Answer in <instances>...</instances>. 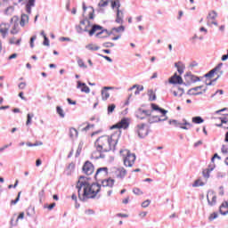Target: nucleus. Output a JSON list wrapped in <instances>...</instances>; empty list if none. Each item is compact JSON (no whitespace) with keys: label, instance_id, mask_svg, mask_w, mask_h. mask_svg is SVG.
Wrapping results in <instances>:
<instances>
[{"label":"nucleus","instance_id":"052dcab7","mask_svg":"<svg viewBox=\"0 0 228 228\" xmlns=\"http://www.w3.org/2000/svg\"><path fill=\"white\" fill-rule=\"evenodd\" d=\"M103 47H113V43H110V42L103 43Z\"/></svg>","mask_w":228,"mask_h":228},{"label":"nucleus","instance_id":"39448f33","mask_svg":"<svg viewBox=\"0 0 228 228\" xmlns=\"http://www.w3.org/2000/svg\"><path fill=\"white\" fill-rule=\"evenodd\" d=\"M94 179L98 183H101L103 179H108V167L98 168L94 175Z\"/></svg>","mask_w":228,"mask_h":228},{"label":"nucleus","instance_id":"bf43d9fd","mask_svg":"<svg viewBox=\"0 0 228 228\" xmlns=\"http://www.w3.org/2000/svg\"><path fill=\"white\" fill-rule=\"evenodd\" d=\"M19 88H20V90H24V88H26V83H24V82L20 83Z\"/></svg>","mask_w":228,"mask_h":228},{"label":"nucleus","instance_id":"473e14b6","mask_svg":"<svg viewBox=\"0 0 228 228\" xmlns=\"http://www.w3.org/2000/svg\"><path fill=\"white\" fill-rule=\"evenodd\" d=\"M148 95L150 101H156V93L152 89L148 91Z\"/></svg>","mask_w":228,"mask_h":228},{"label":"nucleus","instance_id":"4d7b16f0","mask_svg":"<svg viewBox=\"0 0 228 228\" xmlns=\"http://www.w3.org/2000/svg\"><path fill=\"white\" fill-rule=\"evenodd\" d=\"M99 56H101L102 58H104V60H107V61H110V63H111V61H113V60H111V58H110L106 55L99 54Z\"/></svg>","mask_w":228,"mask_h":228},{"label":"nucleus","instance_id":"9d476101","mask_svg":"<svg viewBox=\"0 0 228 228\" xmlns=\"http://www.w3.org/2000/svg\"><path fill=\"white\" fill-rule=\"evenodd\" d=\"M207 200H208V206H216V200H217V197H216V193L213 191H208L207 193Z\"/></svg>","mask_w":228,"mask_h":228},{"label":"nucleus","instance_id":"4468645a","mask_svg":"<svg viewBox=\"0 0 228 228\" xmlns=\"http://www.w3.org/2000/svg\"><path fill=\"white\" fill-rule=\"evenodd\" d=\"M101 183H102V186H103V188H113L115 184V180L107 177L102 180Z\"/></svg>","mask_w":228,"mask_h":228},{"label":"nucleus","instance_id":"f3484780","mask_svg":"<svg viewBox=\"0 0 228 228\" xmlns=\"http://www.w3.org/2000/svg\"><path fill=\"white\" fill-rule=\"evenodd\" d=\"M77 88H80L81 92H84V94H90V87L81 81L77 82Z\"/></svg>","mask_w":228,"mask_h":228},{"label":"nucleus","instance_id":"1a4fd4ad","mask_svg":"<svg viewBox=\"0 0 228 228\" xmlns=\"http://www.w3.org/2000/svg\"><path fill=\"white\" fill-rule=\"evenodd\" d=\"M135 132L137 133L139 138H145L149 134V130L145 127L144 124L138 125L135 127Z\"/></svg>","mask_w":228,"mask_h":228},{"label":"nucleus","instance_id":"338daca9","mask_svg":"<svg viewBox=\"0 0 228 228\" xmlns=\"http://www.w3.org/2000/svg\"><path fill=\"white\" fill-rule=\"evenodd\" d=\"M15 58H17V53H12L9 56L8 60H15Z\"/></svg>","mask_w":228,"mask_h":228},{"label":"nucleus","instance_id":"7c9ffc66","mask_svg":"<svg viewBox=\"0 0 228 228\" xmlns=\"http://www.w3.org/2000/svg\"><path fill=\"white\" fill-rule=\"evenodd\" d=\"M202 88H204V86H196V87L191 89L190 92H191V94H193L194 95H197L199 94H202V92L199 91Z\"/></svg>","mask_w":228,"mask_h":228},{"label":"nucleus","instance_id":"7ed1b4c3","mask_svg":"<svg viewBox=\"0 0 228 228\" xmlns=\"http://www.w3.org/2000/svg\"><path fill=\"white\" fill-rule=\"evenodd\" d=\"M77 33H89V37H99V35H102L103 29L100 25H93L88 20H83L80 21L79 25L76 28Z\"/></svg>","mask_w":228,"mask_h":228},{"label":"nucleus","instance_id":"603ef678","mask_svg":"<svg viewBox=\"0 0 228 228\" xmlns=\"http://www.w3.org/2000/svg\"><path fill=\"white\" fill-rule=\"evenodd\" d=\"M67 101H68L69 104H71L73 106H76L77 104V102L76 101H74V100H72L70 98H68Z\"/></svg>","mask_w":228,"mask_h":228},{"label":"nucleus","instance_id":"49530a36","mask_svg":"<svg viewBox=\"0 0 228 228\" xmlns=\"http://www.w3.org/2000/svg\"><path fill=\"white\" fill-rule=\"evenodd\" d=\"M37 40V36H33L30 37V47L34 48L35 47V41Z\"/></svg>","mask_w":228,"mask_h":228},{"label":"nucleus","instance_id":"13d9d810","mask_svg":"<svg viewBox=\"0 0 228 228\" xmlns=\"http://www.w3.org/2000/svg\"><path fill=\"white\" fill-rule=\"evenodd\" d=\"M13 11H14L13 7H8L5 12L7 13V15H10V13H12Z\"/></svg>","mask_w":228,"mask_h":228},{"label":"nucleus","instance_id":"cd10ccee","mask_svg":"<svg viewBox=\"0 0 228 228\" xmlns=\"http://www.w3.org/2000/svg\"><path fill=\"white\" fill-rule=\"evenodd\" d=\"M134 88H136L135 92H134V95H139L140 92H142L143 90L142 86H138V85H134L133 86L130 90H134Z\"/></svg>","mask_w":228,"mask_h":228},{"label":"nucleus","instance_id":"c85d7f7f","mask_svg":"<svg viewBox=\"0 0 228 228\" xmlns=\"http://www.w3.org/2000/svg\"><path fill=\"white\" fill-rule=\"evenodd\" d=\"M219 126L224 129H228V116L221 119V125Z\"/></svg>","mask_w":228,"mask_h":228},{"label":"nucleus","instance_id":"393cba45","mask_svg":"<svg viewBox=\"0 0 228 228\" xmlns=\"http://www.w3.org/2000/svg\"><path fill=\"white\" fill-rule=\"evenodd\" d=\"M123 19H124V12H122V11L118 9L116 22L118 24H122V22H124Z\"/></svg>","mask_w":228,"mask_h":228},{"label":"nucleus","instance_id":"4c0bfd02","mask_svg":"<svg viewBox=\"0 0 228 228\" xmlns=\"http://www.w3.org/2000/svg\"><path fill=\"white\" fill-rule=\"evenodd\" d=\"M110 4V1L108 0H101L98 4L99 8H105V6H108Z\"/></svg>","mask_w":228,"mask_h":228},{"label":"nucleus","instance_id":"69168bd1","mask_svg":"<svg viewBox=\"0 0 228 228\" xmlns=\"http://www.w3.org/2000/svg\"><path fill=\"white\" fill-rule=\"evenodd\" d=\"M22 218H24V212L20 213V215L18 216L17 221L22 220Z\"/></svg>","mask_w":228,"mask_h":228},{"label":"nucleus","instance_id":"ddd939ff","mask_svg":"<svg viewBox=\"0 0 228 228\" xmlns=\"http://www.w3.org/2000/svg\"><path fill=\"white\" fill-rule=\"evenodd\" d=\"M216 17H218V13H216L215 11H211L207 17L208 24H209V26L213 24L214 26H218V23L216 22Z\"/></svg>","mask_w":228,"mask_h":228},{"label":"nucleus","instance_id":"423d86ee","mask_svg":"<svg viewBox=\"0 0 228 228\" xmlns=\"http://www.w3.org/2000/svg\"><path fill=\"white\" fill-rule=\"evenodd\" d=\"M11 24L12 27L11 28L10 34L11 35H19L20 31V27H19V17L13 16L10 20Z\"/></svg>","mask_w":228,"mask_h":228},{"label":"nucleus","instance_id":"c756f323","mask_svg":"<svg viewBox=\"0 0 228 228\" xmlns=\"http://www.w3.org/2000/svg\"><path fill=\"white\" fill-rule=\"evenodd\" d=\"M175 66L176 67L179 74H183V72H184V64L182 62H176L175 63Z\"/></svg>","mask_w":228,"mask_h":228},{"label":"nucleus","instance_id":"37998d69","mask_svg":"<svg viewBox=\"0 0 228 228\" xmlns=\"http://www.w3.org/2000/svg\"><path fill=\"white\" fill-rule=\"evenodd\" d=\"M20 193H22V192L20 191V192L18 193L17 198H16L15 200H11V205H12V206H15V204H17V202L20 200Z\"/></svg>","mask_w":228,"mask_h":228},{"label":"nucleus","instance_id":"f704fd0d","mask_svg":"<svg viewBox=\"0 0 228 228\" xmlns=\"http://www.w3.org/2000/svg\"><path fill=\"white\" fill-rule=\"evenodd\" d=\"M180 127H181V129L188 130L191 127H192V125L191 123H188L187 121H184L183 124H180Z\"/></svg>","mask_w":228,"mask_h":228},{"label":"nucleus","instance_id":"864d4df0","mask_svg":"<svg viewBox=\"0 0 228 228\" xmlns=\"http://www.w3.org/2000/svg\"><path fill=\"white\" fill-rule=\"evenodd\" d=\"M215 218H218V214L216 212L212 213L209 216L210 220H215Z\"/></svg>","mask_w":228,"mask_h":228},{"label":"nucleus","instance_id":"412c9836","mask_svg":"<svg viewBox=\"0 0 228 228\" xmlns=\"http://www.w3.org/2000/svg\"><path fill=\"white\" fill-rule=\"evenodd\" d=\"M212 170H215V164H210L208 166V168H206L202 171L203 176L208 179V177H209V174H211Z\"/></svg>","mask_w":228,"mask_h":228},{"label":"nucleus","instance_id":"4be33fe9","mask_svg":"<svg viewBox=\"0 0 228 228\" xmlns=\"http://www.w3.org/2000/svg\"><path fill=\"white\" fill-rule=\"evenodd\" d=\"M223 65V63L218 64L215 69H211L208 73H207L205 77H213V76H215V72H216V70H220Z\"/></svg>","mask_w":228,"mask_h":228},{"label":"nucleus","instance_id":"3c124183","mask_svg":"<svg viewBox=\"0 0 228 228\" xmlns=\"http://www.w3.org/2000/svg\"><path fill=\"white\" fill-rule=\"evenodd\" d=\"M77 63L78 67H81L82 69H86V66L85 65V61H83V60H78Z\"/></svg>","mask_w":228,"mask_h":228},{"label":"nucleus","instance_id":"ea45409f","mask_svg":"<svg viewBox=\"0 0 228 228\" xmlns=\"http://www.w3.org/2000/svg\"><path fill=\"white\" fill-rule=\"evenodd\" d=\"M111 6L112 8H118L120 7V2L118 0H112L111 1Z\"/></svg>","mask_w":228,"mask_h":228},{"label":"nucleus","instance_id":"0eeeda50","mask_svg":"<svg viewBox=\"0 0 228 228\" xmlns=\"http://www.w3.org/2000/svg\"><path fill=\"white\" fill-rule=\"evenodd\" d=\"M129 127V118H124L116 125L110 126V129H127Z\"/></svg>","mask_w":228,"mask_h":228},{"label":"nucleus","instance_id":"79ce46f5","mask_svg":"<svg viewBox=\"0 0 228 228\" xmlns=\"http://www.w3.org/2000/svg\"><path fill=\"white\" fill-rule=\"evenodd\" d=\"M133 193H134V195H143V191L140 188H134Z\"/></svg>","mask_w":228,"mask_h":228},{"label":"nucleus","instance_id":"5701e85b","mask_svg":"<svg viewBox=\"0 0 228 228\" xmlns=\"http://www.w3.org/2000/svg\"><path fill=\"white\" fill-rule=\"evenodd\" d=\"M151 109L155 111H159L162 114V117H166L167 115V110L159 108V106L156 105L155 103H151Z\"/></svg>","mask_w":228,"mask_h":228},{"label":"nucleus","instance_id":"774afa93","mask_svg":"<svg viewBox=\"0 0 228 228\" xmlns=\"http://www.w3.org/2000/svg\"><path fill=\"white\" fill-rule=\"evenodd\" d=\"M40 165H42V160L40 159H38L36 161V167H40Z\"/></svg>","mask_w":228,"mask_h":228},{"label":"nucleus","instance_id":"6ab92c4d","mask_svg":"<svg viewBox=\"0 0 228 228\" xmlns=\"http://www.w3.org/2000/svg\"><path fill=\"white\" fill-rule=\"evenodd\" d=\"M114 172L117 177H126V174H127V171L124 167H118Z\"/></svg>","mask_w":228,"mask_h":228},{"label":"nucleus","instance_id":"dca6fc26","mask_svg":"<svg viewBox=\"0 0 228 228\" xmlns=\"http://www.w3.org/2000/svg\"><path fill=\"white\" fill-rule=\"evenodd\" d=\"M219 213L223 215V216H225L228 215V200L224 201L220 207H219Z\"/></svg>","mask_w":228,"mask_h":228},{"label":"nucleus","instance_id":"2f4dec72","mask_svg":"<svg viewBox=\"0 0 228 228\" xmlns=\"http://www.w3.org/2000/svg\"><path fill=\"white\" fill-rule=\"evenodd\" d=\"M86 49H88V51H99V46H97V45H94V44H89L86 46Z\"/></svg>","mask_w":228,"mask_h":228},{"label":"nucleus","instance_id":"0e129e2a","mask_svg":"<svg viewBox=\"0 0 228 228\" xmlns=\"http://www.w3.org/2000/svg\"><path fill=\"white\" fill-rule=\"evenodd\" d=\"M11 145H12V143L6 144V145L1 147L0 148V152H3V151H4V149H8Z\"/></svg>","mask_w":228,"mask_h":228},{"label":"nucleus","instance_id":"58836bf2","mask_svg":"<svg viewBox=\"0 0 228 228\" xmlns=\"http://www.w3.org/2000/svg\"><path fill=\"white\" fill-rule=\"evenodd\" d=\"M193 188H197L199 186H204V182H202L201 179H198L194 182V183L192 184Z\"/></svg>","mask_w":228,"mask_h":228},{"label":"nucleus","instance_id":"5fc2aeb1","mask_svg":"<svg viewBox=\"0 0 228 228\" xmlns=\"http://www.w3.org/2000/svg\"><path fill=\"white\" fill-rule=\"evenodd\" d=\"M31 118H33V115L28 114L27 115V126H29V123L31 122Z\"/></svg>","mask_w":228,"mask_h":228},{"label":"nucleus","instance_id":"a19ab883","mask_svg":"<svg viewBox=\"0 0 228 228\" xmlns=\"http://www.w3.org/2000/svg\"><path fill=\"white\" fill-rule=\"evenodd\" d=\"M115 108H117V106L115 104H113V103L108 106V113H109V115L115 111Z\"/></svg>","mask_w":228,"mask_h":228},{"label":"nucleus","instance_id":"09e8293b","mask_svg":"<svg viewBox=\"0 0 228 228\" xmlns=\"http://www.w3.org/2000/svg\"><path fill=\"white\" fill-rule=\"evenodd\" d=\"M45 208H46L47 209H49V211H51L52 209H54V208H56V203H51L50 205H45Z\"/></svg>","mask_w":228,"mask_h":228},{"label":"nucleus","instance_id":"72a5a7b5","mask_svg":"<svg viewBox=\"0 0 228 228\" xmlns=\"http://www.w3.org/2000/svg\"><path fill=\"white\" fill-rule=\"evenodd\" d=\"M56 111L58 113V115L60 116L61 118H65V112H63V109H61V107L57 106L56 107Z\"/></svg>","mask_w":228,"mask_h":228},{"label":"nucleus","instance_id":"9b49d317","mask_svg":"<svg viewBox=\"0 0 228 228\" xmlns=\"http://www.w3.org/2000/svg\"><path fill=\"white\" fill-rule=\"evenodd\" d=\"M10 28H12L10 23H7V22L0 23V34L2 36V38H6V37H8V33H10Z\"/></svg>","mask_w":228,"mask_h":228},{"label":"nucleus","instance_id":"c03bdc74","mask_svg":"<svg viewBox=\"0 0 228 228\" xmlns=\"http://www.w3.org/2000/svg\"><path fill=\"white\" fill-rule=\"evenodd\" d=\"M221 151L223 152V154H228V145L224 144L221 148Z\"/></svg>","mask_w":228,"mask_h":228},{"label":"nucleus","instance_id":"e2e57ef3","mask_svg":"<svg viewBox=\"0 0 228 228\" xmlns=\"http://www.w3.org/2000/svg\"><path fill=\"white\" fill-rule=\"evenodd\" d=\"M43 45H46V46H49V38L45 37V38H44Z\"/></svg>","mask_w":228,"mask_h":228},{"label":"nucleus","instance_id":"f8f14e48","mask_svg":"<svg viewBox=\"0 0 228 228\" xmlns=\"http://www.w3.org/2000/svg\"><path fill=\"white\" fill-rule=\"evenodd\" d=\"M151 115H152V110H145L139 109L136 111V117L140 120H143V118H147V117H151Z\"/></svg>","mask_w":228,"mask_h":228},{"label":"nucleus","instance_id":"de8ad7c7","mask_svg":"<svg viewBox=\"0 0 228 228\" xmlns=\"http://www.w3.org/2000/svg\"><path fill=\"white\" fill-rule=\"evenodd\" d=\"M149 206H151V200H146L142 203V208H149Z\"/></svg>","mask_w":228,"mask_h":228},{"label":"nucleus","instance_id":"f03ea898","mask_svg":"<svg viewBox=\"0 0 228 228\" xmlns=\"http://www.w3.org/2000/svg\"><path fill=\"white\" fill-rule=\"evenodd\" d=\"M117 143H118V137H115V134L102 135L99 137L94 142L96 151L100 152V155L96 158H104L102 152H110V151H115Z\"/></svg>","mask_w":228,"mask_h":228},{"label":"nucleus","instance_id":"c9c22d12","mask_svg":"<svg viewBox=\"0 0 228 228\" xmlns=\"http://www.w3.org/2000/svg\"><path fill=\"white\" fill-rule=\"evenodd\" d=\"M69 136L70 138H77V130L76 128H70Z\"/></svg>","mask_w":228,"mask_h":228},{"label":"nucleus","instance_id":"8fccbe9b","mask_svg":"<svg viewBox=\"0 0 228 228\" xmlns=\"http://www.w3.org/2000/svg\"><path fill=\"white\" fill-rule=\"evenodd\" d=\"M124 26H120L118 28H115L112 29V31H115L116 33H120V31H124Z\"/></svg>","mask_w":228,"mask_h":228},{"label":"nucleus","instance_id":"e433bc0d","mask_svg":"<svg viewBox=\"0 0 228 228\" xmlns=\"http://www.w3.org/2000/svg\"><path fill=\"white\" fill-rule=\"evenodd\" d=\"M193 124H202L204 122V119L200 118V116L192 118Z\"/></svg>","mask_w":228,"mask_h":228},{"label":"nucleus","instance_id":"f257e3e1","mask_svg":"<svg viewBox=\"0 0 228 228\" xmlns=\"http://www.w3.org/2000/svg\"><path fill=\"white\" fill-rule=\"evenodd\" d=\"M76 188L78 191V199L85 202L87 199H94L101 191V185L99 183L90 184V178L86 176H80L77 182Z\"/></svg>","mask_w":228,"mask_h":228},{"label":"nucleus","instance_id":"aec40b11","mask_svg":"<svg viewBox=\"0 0 228 228\" xmlns=\"http://www.w3.org/2000/svg\"><path fill=\"white\" fill-rule=\"evenodd\" d=\"M112 87H103L102 90V101H108L110 99V93L108 90H111Z\"/></svg>","mask_w":228,"mask_h":228},{"label":"nucleus","instance_id":"a18cd8bd","mask_svg":"<svg viewBox=\"0 0 228 228\" xmlns=\"http://www.w3.org/2000/svg\"><path fill=\"white\" fill-rule=\"evenodd\" d=\"M28 147H38V145H42L41 142H37L36 143L27 142Z\"/></svg>","mask_w":228,"mask_h":228},{"label":"nucleus","instance_id":"a211bd4d","mask_svg":"<svg viewBox=\"0 0 228 228\" xmlns=\"http://www.w3.org/2000/svg\"><path fill=\"white\" fill-rule=\"evenodd\" d=\"M148 122H150V124H156V122H161V120H166L167 119V116L163 117L164 118H160L159 116H148Z\"/></svg>","mask_w":228,"mask_h":228},{"label":"nucleus","instance_id":"20e7f679","mask_svg":"<svg viewBox=\"0 0 228 228\" xmlns=\"http://www.w3.org/2000/svg\"><path fill=\"white\" fill-rule=\"evenodd\" d=\"M119 154L123 159L124 165L128 168H133L136 161V155L130 152L127 149L120 150Z\"/></svg>","mask_w":228,"mask_h":228},{"label":"nucleus","instance_id":"680f3d73","mask_svg":"<svg viewBox=\"0 0 228 228\" xmlns=\"http://www.w3.org/2000/svg\"><path fill=\"white\" fill-rule=\"evenodd\" d=\"M94 8H91V11L89 12V19L90 20H94Z\"/></svg>","mask_w":228,"mask_h":228},{"label":"nucleus","instance_id":"2eb2a0df","mask_svg":"<svg viewBox=\"0 0 228 228\" xmlns=\"http://www.w3.org/2000/svg\"><path fill=\"white\" fill-rule=\"evenodd\" d=\"M169 83L172 85H183V77L177 75V73H175V75L169 78Z\"/></svg>","mask_w":228,"mask_h":228},{"label":"nucleus","instance_id":"bb28decb","mask_svg":"<svg viewBox=\"0 0 228 228\" xmlns=\"http://www.w3.org/2000/svg\"><path fill=\"white\" fill-rule=\"evenodd\" d=\"M33 6H35V0H28L26 4L27 12L31 13V8H33Z\"/></svg>","mask_w":228,"mask_h":228},{"label":"nucleus","instance_id":"6e6d98bb","mask_svg":"<svg viewBox=\"0 0 228 228\" xmlns=\"http://www.w3.org/2000/svg\"><path fill=\"white\" fill-rule=\"evenodd\" d=\"M216 158H217V159H220V156H218L217 153L214 154V156L211 159L212 165H215L214 163H215Z\"/></svg>","mask_w":228,"mask_h":228},{"label":"nucleus","instance_id":"a878e982","mask_svg":"<svg viewBox=\"0 0 228 228\" xmlns=\"http://www.w3.org/2000/svg\"><path fill=\"white\" fill-rule=\"evenodd\" d=\"M20 42H22V38L17 39L15 37L9 38V44L11 45H20Z\"/></svg>","mask_w":228,"mask_h":228},{"label":"nucleus","instance_id":"6e6552de","mask_svg":"<svg viewBox=\"0 0 228 228\" xmlns=\"http://www.w3.org/2000/svg\"><path fill=\"white\" fill-rule=\"evenodd\" d=\"M82 170L84 174H86V175H92V174H94L95 170V167H94V164H92V162L87 160L85 162Z\"/></svg>","mask_w":228,"mask_h":228},{"label":"nucleus","instance_id":"b1692460","mask_svg":"<svg viewBox=\"0 0 228 228\" xmlns=\"http://www.w3.org/2000/svg\"><path fill=\"white\" fill-rule=\"evenodd\" d=\"M29 22V16H28V14H21V19L20 21V24L22 28H24V26H26V24H28Z\"/></svg>","mask_w":228,"mask_h":228}]
</instances>
